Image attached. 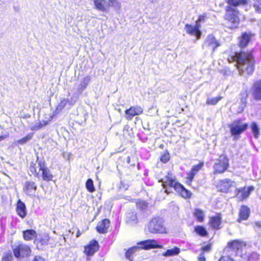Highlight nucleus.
I'll use <instances>...</instances> for the list:
<instances>
[{"mask_svg":"<svg viewBox=\"0 0 261 261\" xmlns=\"http://www.w3.org/2000/svg\"><path fill=\"white\" fill-rule=\"evenodd\" d=\"M31 170L32 172H34L35 173L38 174V173H37V171H36V169L34 166H31Z\"/></svg>","mask_w":261,"mask_h":261,"instance_id":"nucleus-53","label":"nucleus"},{"mask_svg":"<svg viewBox=\"0 0 261 261\" xmlns=\"http://www.w3.org/2000/svg\"><path fill=\"white\" fill-rule=\"evenodd\" d=\"M255 225L258 227H261V222H255Z\"/></svg>","mask_w":261,"mask_h":261,"instance_id":"nucleus-55","label":"nucleus"},{"mask_svg":"<svg viewBox=\"0 0 261 261\" xmlns=\"http://www.w3.org/2000/svg\"><path fill=\"white\" fill-rule=\"evenodd\" d=\"M248 125L241 121H234L230 125V132L232 135H240L247 129Z\"/></svg>","mask_w":261,"mask_h":261,"instance_id":"nucleus-8","label":"nucleus"},{"mask_svg":"<svg viewBox=\"0 0 261 261\" xmlns=\"http://www.w3.org/2000/svg\"><path fill=\"white\" fill-rule=\"evenodd\" d=\"M250 40V36L247 33H244L242 34L240 40V45L241 47L246 46Z\"/></svg>","mask_w":261,"mask_h":261,"instance_id":"nucleus-29","label":"nucleus"},{"mask_svg":"<svg viewBox=\"0 0 261 261\" xmlns=\"http://www.w3.org/2000/svg\"><path fill=\"white\" fill-rule=\"evenodd\" d=\"M250 215L249 208L245 205H242L240 210L239 219L238 221L247 220Z\"/></svg>","mask_w":261,"mask_h":261,"instance_id":"nucleus-24","label":"nucleus"},{"mask_svg":"<svg viewBox=\"0 0 261 261\" xmlns=\"http://www.w3.org/2000/svg\"><path fill=\"white\" fill-rule=\"evenodd\" d=\"M33 261H45V259L40 256H36L33 260Z\"/></svg>","mask_w":261,"mask_h":261,"instance_id":"nucleus-50","label":"nucleus"},{"mask_svg":"<svg viewBox=\"0 0 261 261\" xmlns=\"http://www.w3.org/2000/svg\"><path fill=\"white\" fill-rule=\"evenodd\" d=\"M34 134L31 133L28 134L26 136L23 137L21 139L15 141V145H17L18 144L23 145L25 144L26 143L30 141L33 138Z\"/></svg>","mask_w":261,"mask_h":261,"instance_id":"nucleus-31","label":"nucleus"},{"mask_svg":"<svg viewBox=\"0 0 261 261\" xmlns=\"http://www.w3.org/2000/svg\"><path fill=\"white\" fill-rule=\"evenodd\" d=\"M81 234V233L80 232V231L79 230L77 233H76V237H79Z\"/></svg>","mask_w":261,"mask_h":261,"instance_id":"nucleus-56","label":"nucleus"},{"mask_svg":"<svg viewBox=\"0 0 261 261\" xmlns=\"http://www.w3.org/2000/svg\"><path fill=\"white\" fill-rule=\"evenodd\" d=\"M247 0H227V3L234 7L247 4Z\"/></svg>","mask_w":261,"mask_h":261,"instance_id":"nucleus-33","label":"nucleus"},{"mask_svg":"<svg viewBox=\"0 0 261 261\" xmlns=\"http://www.w3.org/2000/svg\"><path fill=\"white\" fill-rule=\"evenodd\" d=\"M221 99V97H217L211 98H208L206 101V103L208 105H216L219 100Z\"/></svg>","mask_w":261,"mask_h":261,"instance_id":"nucleus-43","label":"nucleus"},{"mask_svg":"<svg viewBox=\"0 0 261 261\" xmlns=\"http://www.w3.org/2000/svg\"><path fill=\"white\" fill-rule=\"evenodd\" d=\"M230 247L232 248L233 250H238L243 245V243L238 240L233 241L229 243Z\"/></svg>","mask_w":261,"mask_h":261,"instance_id":"nucleus-34","label":"nucleus"},{"mask_svg":"<svg viewBox=\"0 0 261 261\" xmlns=\"http://www.w3.org/2000/svg\"><path fill=\"white\" fill-rule=\"evenodd\" d=\"M200 27L199 24H195V25H192L189 24H186L185 26L184 30L186 33L191 36H194L196 40H198L200 38L202 33L200 30Z\"/></svg>","mask_w":261,"mask_h":261,"instance_id":"nucleus-9","label":"nucleus"},{"mask_svg":"<svg viewBox=\"0 0 261 261\" xmlns=\"http://www.w3.org/2000/svg\"><path fill=\"white\" fill-rule=\"evenodd\" d=\"M99 245L96 240H92L85 247L84 253L87 256H92L98 250Z\"/></svg>","mask_w":261,"mask_h":261,"instance_id":"nucleus-13","label":"nucleus"},{"mask_svg":"<svg viewBox=\"0 0 261 261\" xmlns=\"http://www.w3.org/2000/svg\"><path fill=\"white\" fill-rule=\"evenodd\" d=\"M221 224V218L219 215H217L210 218L209 224L212 227L215 229H219L220 228Z\"/></svg>","mask_w":261,"mask_h":261,"instance_id":"nucleus-23","label":"nucleus"},{"mask_svg":"<svg viewBox=\"0 0 261 261\" xmlns=\"http://www.w3.org/2000/svg\"><path fill=\"white\" fill-rule=\"evenodd\" d=\"M108 10L110 7H114L115 9H119L121 7V4L118 0H109L108 2Z\"/></svg>","mask_w":261,"mask_h":261,"instance_id":"nucleus-36","label":"nucleus"},{"mask_svg":"<svg viewBox=\"0 0 261 261\" xmlns=\"http://www.w3.org/2000/svg\"><path fill=\"white\" fill-rule=\"evenodd\" d=\"M23 237L25 240L30 241L37 237L35 230L28 229L23 231Z\"/></svg>","mask_w":261,"mask_h":261,"instance_id":"nucleus-28","label":"nucleus"},{"mask_svg":"<svg viewBox=\"0 0 261 261\" xmlns=\"http://www.w3.org/2000/svg\"><path fill=\"white\" fill-rule=\"evenodd\" d=\"M86 187L88 191L90 192H93L95 191L93 185V181L91 179H88L86 183Z\"/></svg>","mask_w":261,"mask_h":261,"instance_id":"nucleus-40","label":"nucleus"},{"mask_svg":"<svg viewBox=\"0 0 261 261\" xmlns=\"http://www.w3.org/2000/svg\"><path fill=\"white\" fill-rule=\"evenodd\" d=\"M229 166L228 159L225 155H220L214 165L215 173H222L225 171Z\"/></svg>","mask_w":261,"mask_h":261,"instance_id":"nucleus-7","label":"nucleus"},{"mask_svg":"<svg viewBox=\"0 0 261 261\" xmlns=\"http://www.w3.org/2000/svg\"><path fill=\"white\" fill-rule=\"evenodd\" d=\"M205 18H206V16L205 15H200L198 17V19L196 21V24H199V27H201L200 23L201 22H204L205 19Z\"/></svg>","mask_w":261,"mask_h":261,"instance_id":"nucleus-46","label":"nucleus"},{"mask_svg":"<svg viewBox=\"0 0 261 261\" xmlns=\"http://www.w3.org/2000/svg\"><path fill=\"white\" fill-rule=\"evenodd\" d=\"M162 182L163 188L165 189V192L169 193L171 192L169 188H173L177 192L185 198L191 197V193L190 191L185 188V187L176 181L174 176L172 174L168 173L163 179L161 180Z\"/></svg>","mask_w":261,"mask_h":261,"instance_id":"nucleus-1","label":"nucleus"},{"mask_svg":"<svg viewBox=\"0 0 261 261\" xmlns=\"http://www.w3.org/2000/svg\"><path fill=\"white\" fill-rule=\"evenodd\" d=\"M180 252V249L175 247L172 249H167L166 252L163 253L164 256H170L177 255Z\"/></svg>","mask_w":261,"mask_h":261,"instance_id":"nucleus-30","label":"nucleus"},{"mask_svg":"<svg viewBox=\"0 0 261 261\" xmlns=\"http://www.w3.org/2000/svg\"><path fill=\"white\" fill-rule=\"evenodd\" d=\"M53 119V116L51 115H48V119L44 120L43 119L41 122L37 123L35 124L34 125L31 127V129L32 130H37L43 126L47 125L49 122H50Z\"/></svg>","mask_w":261,"mask_h":261,"instance_id":"nucleus-26","label":"nucleus"},{"mask_svg":"<svg viewBox=\"0 0 261 261\" xmlns=\"http://www.w3.org/2000/svg\"><path fill=\"white\" fill-rule=\"evenodd\" d=\"M169 160V155L168 153H166L162 155L161 160L164 163L167 162Z\"/></svg>","mask_w":261,"mask_h":261,"instance_id":"nucleus-48","label":"nucleus"},{"mask_svg":"<svg viewBox=\"0 0 261 261\" xmlns=\"http://www.w3.org/2000/svg\"><path fill=\"white\" fill-rule=\"evenodd\" d=\"M146 230L151 233H166V228L163 220L159 217L152 219L147 224Z\"/></svg>","mask_w":261,"mask_h":261,"instance_id":"nucleus-3","label":"nucleus"},{"mask_svg":"<svg viewBox=\"0 0 261 261\" xmlns=\"http://www.w3.org/2000/svg\"><path fill=\"white\" fill-rule=\"evenodd\" d=\"M194 216L196 218V220L199 222H202L204 220V213L200 209L197 208L195 210Z\"/></svg>","mask_w":261,"mask_h":261,"instance_id":"nucleus-32","label":"nucleus"},{"mask_svg":"<svg viewBox=\"0 0 261 261\" xmlns=\"http://www.w3.org/2000/svg\"><path fill=\"white\" fill-rule=\"evenodd\" d=\"M36 189L37 186L34 182L28 181H26L24 184L23 191L26 194L34 196H35Z\"/></svg>","mask_w":261,"mask_h":261,"instance_id":"nucleus-16","label":"nucleus"},{"mask_svg":"<svg viewBox=\"0 0 261 261\" xmlns=\"http://www.w3.org/2000/svg\"><path fill=\"white\" fill-rule=\"evenodd\" d=\"M75 103V100H73L71 98L70 100L66 98H62L60 102L58 103L56 109L55 111L54 115L59 114L62 110H63L67 105L69 106H73Z\"/></svg>","mask_w":261,"mask_h":261,"instance_id":"nucleus-14","label":"nucleus"},{"mask_svg":"<svg viewBox=\"0 0 261 261\" xmlns=\"http://www.w3.org/2000/svg\"><path fill=\"white\" fill-rule=\"evenodd\" d=\"M137 207L138 209L143 211L147 207L148 204L144 201H139L137 202L136 204Z\"/></svg>","mask_w":261,"mask_h":261,"instance_id":"nucleus-41","label":"nucleus"},{"mask_svg":"<svg viewBox=\"0 0 261 261\" xmlns=\"http://www.w3.org/2000/svg\"><path fill=\"white\" fill-rule=\"evenodd\" d=\"M252 89L253 98L256 100H261V80L254 83Z\"/></svg>","mask_w":261,"mask_h":261,"instance_id":"nucleus-17","label":"nucleus"},{"mask_svg":"<svg viewBox=\"0 0 261 261\" xmlns=\"http://www.w3.org/2000/svg\"><path fill=\"white\" fill-rule=\"evenodd\" d=\"M247 95L245 96L244 98H242L241 101L242 102V107L244 108L246 105V100Z\"/></svg>","mask_w":261,"mask_h":261,"instance_id":"nucleus-51","label":"nucleus"},{"mask_svg":"<svg viewBox=\"0 0 261 261\" xmlns=\"http://www.w3.org/2000/svg\"><path fill=\"white\" fill-rule=\"evenodd\" d=\"M16 211L18 215L20 217L23 218L25 217L27 214L25 205L24 203L20 200H19L17 202Z\"/></svg>","mask_w":261,"mask_h":261,"instance_id":"nucleus-25","label":"nucleus"},{"mask_svg":"<svg viewBox=\"0 0 261 261\" xmlns=\"http://www.w3.org/2000/svg\"><path fill=\"white\" fill-rule=\"evenodd\" d=\"M143 112V109L141 106H131L125 111V118L127 120H131L134 116L141 115Z\"/></svg>","mask_w":261,"mask_h":261,"instance_id":"nucleus-11","label":"nucleus"},{"mask_svg":"<svg viewBox=\"0 0 261 261\" xmlns=\"http://www.w3.org/2000/svg\"><path fill=\"white\" fill-rule=\"evenodd\" d=\"M253 189L252 187H249L247 189H240L238 190L236 196L238 199L242 200L249 196L250 193L253 190Z\"/></svg>","mask_w":261,"mask_h":261,"instance_id":"nucleus-21","label":"nucleus"},{"mask_svg":"<svg viewBox=\"0 0 261 261\" xmlns=\"http://www.w3.org/2000/svg\"><path fill=\"white\" fill-rule=\"evenodd\" d=\"M195 231L199 235L204 237L207 236V232L205 228L201 226H197L194 228Z\"/></svg>","mask_w":261,"mask_h":261,"instance_id":"nucleus-35","label":"nucleus"},{"mask_svg":"<svg viewBox=\"0 0 261 261\" xmlns=\"http://www.w3.org/2000/svg\"><path fill=\"white\" fill-rule=\"evenodd\" d=\"M126 222L130 225L136 224L138 223V218L136 213L134 212L128 213L126 214Z\"/></svg>","mask_w":261,"mask_h":261,"instance_id":"nucleus-27","label":"nucleus"},{"mask_svg":"<svg viewBox=\"0 0 261 261\" xmlns=\"http://www.w3.org/2000/svg\"><path fill=\"white\" fill-rule=\"evenodd\" d=\"M241 54V52L240 53H236L234 55H232L229 57L227 59L228 62L232 63L233 62H236V65H238L239 63V56Z\"/></svg>","mask_w":261,"mask_h":261,"instance_id":"nucleus-38","label":"nucleus"},{"mask_svg":"<svg viewBox=\"0 0 261 261\" xmlns=\"http://www.w3.org/2000/svg\"><path fill=\"white\" fill-rule=\"evenodd\" d=\"M238 13V11L235 9L230 6L226 7L224 18L227 21L228 27L231 29L237 28L240 23Z\"/></svg>","mask_w":261,"mask_h":261,"instance_id":"nucleus-4","label":"nucleus"},{"mask_svg":"<svg viewBox=\"0 0 261 261\" xmlns=\"http://www.w3.org/2000/svg\"><path fill=\"white\" fill-rule=\"evenodd\" d=\"M93 8L98 11L106 12L108 11V4L107 0H92Z\"/></svg>","mask_w":261,"mask_h":261,"instance_id":"nucleus-15","label":"nucleus"},{"mask_svg":"<svg viewBox=\"0 0 261 261\" xmlns=\"http://www.w3.org/2000/svg\"><path fill=\"white\" fill-rule=\"evenodd\" d=\"M221 45L220 41L212 34L208 35L205 38L202 45L203 49L213 53Z\"/></svg>","mask_w":261,"mask_h":261,"instance_id":"nucleus-5","label":"nucleus"},{"mask_svg":"<svg viewBox=\"0 0 261 261\" xmlns=\"http://www.w3.org/2000/svg\"><path fill=\"white\" fill-rule=\"evenodd\" d=\"M139 249L148 250L152 248H162V246L158 244L153 239L146 240L138 243Z\"/></svg>","mask_w":261,"mask_h":261,"instance_id":"nucleus-10","label":"nucleus"},{"mask_svg":"<svg viewBox=\"0 0 261 261\" xmlns=\"http://www.w3.org/2000/svg\"><path fill=\"white\" fill-rule=\"evenodd\" d=\"M197 259L198 261H205L206 257L205 254L204 252H201L197 257Z\"/></svg>","mask_w":261,"mask_h":261,"instance_id":"nucleus-49","label":"nucleus"},{"mask_svg":"<svg viewBox=\"0 0 261 261\" xmlns=\"http://www.w3.org/2000/svg\"><path fill=\"white\" fill-rule=\"evenodd\" d=\"M201 250L202 252H204V253H205V252H208L211 250V245L210 244L205 245L201 248Z\"/></svg>","mask_w":261,"mask_h":261,"instance_id":"nucleus-47","label":"nucleus"},{"mask_svg":"<svg viewBox=\"0 0 261 261\" xmlns=\"http://www.w3.org/2000/svg\"><path fill=\"white\" fill-rule=\"evenodd\" d=\"M8 137V135H4L0 136V141H2Z\"/></svg>","mask_w":261,"mask_h":261,"instance_id":"nucleus-52","label":"nucleus"},{"mask_svg":"<svg viewBox=\"0 0 261 261\" xmlns=\"http://www.w3.org/2000/svg\"><path fill=\"white\" fill-rule=\"evenodd\" d=\"M251 129L254 137L255 138H258L259 135V128L257 124L255 122H253L251 124Z\"/></svg>","mask_w":261,"mask_h":261,"instance_id":"nucleus-39","label":"nucleus"},{"mask_svg":"<svg viewBox=\"0 0 261 261\" xmlns=\"http://www.w3.org/2000/svg\"><path fill=\"white\" fill-rule=\"evenodd\" d=\"M12 258L11 253H6L3 255L2 261H12Z\"/></svg>","mask_w":261,"mask_h":261,"instance_id":"nucleus-44","label":"nucleus"},{"mask_svg":"<svg viewBox=\"0 0 261 261\" xmlns=\"http://www.w3.org/2000/svg\"><path fill=\"white\" fill-rule=\"evenodd\" d=\"M138 246H135L133 247H132L131 248L129 249L126 252L125 256L126 258L129 259V260L132 261V258L131 257L132 254L134 253L135 252L137 251L138 250H139Z\"/></svg>","mask_w":261,"mask_h":261,"instance_id":"nucleus-37","label":"nucleus"},{"mask_svg":"<svg viewBox=\"0 0 261 261\" xmlns=\"http://www.w3.org/2000/svg\"><path fill=\"white\" fill-rule=\"evenodd\" d=\"M254 60L251 53L241 51L237 65L240 73L244 75L252 74L254 71Z\"/></svg>","mask_w":261,"mask_h":261,"instance_id":"nucleus-2","label":"nucleus"},{"mask_svg":"<svg viewBox=\"0 0 261 261\" xmlns=\"http://www.w3.org/2000/svg\"><path fill=\"white\" fill-rule=\"evenodd\" d=\"M48 115H51V116H52L53 117V116L52 115H51V114H45L44 115V117L43 119L48 120Z\"/></svg>","mask_w":261,"mask_h":261,"instance_id":"nucleus-54","label":"nucleus"},{"mask_svg":"<svg viewBox=\"0 0 261 261\" xmlns=\"http://www.w3.org/2000/svg\"><path fill=\"white\" fill-rule=\"evenodd\" d=\"M259 259V255L256 252H252L248 254V261H257Z\"/></svg>","mask_w":261,"mask_h":261,"instance_id":"nucleus-42","label":"nucleus"},{"mask_svg":"<svg viewBox=\"0 0 261 261\" xmlns=\"http://www.w3.org/2000/svg\"><path fill=\"white\" fill-rule=\"evenodd\" d=\"M254 7L255 11L258 13H261V1H258L254 3Z\"/></svg>","mask_w":261,"mask_h":261,"instance_id":"nucleus-45","label":"nucleus"},{"mask_svg":"<svg viewBox=\"0 0 261 261\" xmlns=\"http://www.w3.org/2000/svg\"><path fill=\"white\" fill-rule=\"evenodd\" d=\"M91 81V77L87 75L81 81L80 85L76 89V93L79 95L82 93L83 91L87 88Z\"/></svg>","mask_w":261,"mask_h":261,"instance_id":"nucleus-22","label":"nucleus"},{"mask_svg":"<svg viewBox=\"0 0 261 261\" xmlns=\"http://www.w3.org/2000/svg\"><path fill=\"white\" fill-rule=\"evenodd\" d=\"M110 225L109 219H105L99 222L96 226L97 231L100 233H104L107 232Z\"/></svg>","mask_w":261,"mask_h":261,"instance_id":"nucleus-20","label":"nucleus"},{"mask_svg":"<svg viewBox=\"0 0 261 261\" xmlns=\"http://www.w3.org/2000/svg\"><path fill=\"white\" fill-rule=\"evenodd\" d=\"M235 183L229 179H225L221 180L219 183L220 191L222 192H227L229 189L234 186Z\"/></svg>","mask_w":261,"mask_h":261,"instance_id":"nucleus-19","label":"nucleus"},{"mask_svg":"<svg viewBox=\"0 0 261 261\" xmlns=\"http://www.w3.org/2000/svg\"><path fill=\"white\" fill-rule=\"evenodd\" d=\"M203 166V163H200L198 165L194 166L191 170L187 173V182L188 184H191L195 175L197 174V173L202 168Z\"/></svg>","mask_w":261,"mask_h":261,"instance_id":"nucleus-18","label":"nucleus"},{"mask_svg":"<svg viewBox=\"0 0 261 261\" xmlns=\"http://www.w3.org/2000/svg\"><path fill=\"white\" fill-rule=\"evenodd\" d=\"M38 164L40 168V171H41V177L42 179L46 181L52 180L53 176L50 170L47 167H45L44 164L41 161H39Z\"/></svg>","mask_w":261,"mask_h":261,"instance_id":"nucleus-12","label":"nucleus"},{"mask_svg":"<svg viewBox=\"0 0 261 261\" xmlns=\"http://www.w3.org/2000/svg\"><path fill=\"white\" fill-rule=\"evenodd\" d=\"M14 256L17 258H21L28 257L31 253V249L29 246L23 244H19L15 245L13 248Z\"/></svg>","mask_w":261,"mask_h":261,"instance_id":"nucleus-6","label":"nucleus"}]
</instances>
